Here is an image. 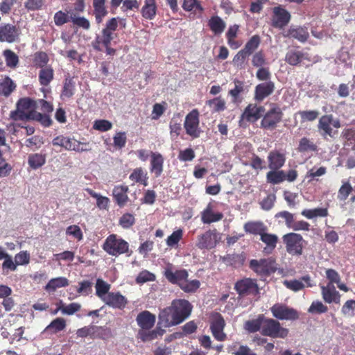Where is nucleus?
Here are the masks:
<instances>
[{"mask_svg": "<svg viewBox=\"0 0 355 355\" xmlns=\"http://www.w3.org/2000/svg\"><path fill=\"white\" fill-rule=\"evenodd\" d=\"M340 122L331 114H326L319 119L318 128L320 135L326 139L327 137H335L338 134V129L340 128Z\"/></svg>", "mask_w": 355, "mask_h": 355, "instance_id": "obj_1", "label": "nucleus"}, {"mask_svg": "<svg viewBox=\"0 0 355 355\" xmlns=\"http://www.w3.org/2000/svg\"><path fill=\"white\" fill-rule=\"evenodd\" d=\"M103 249L110 255L116 257L128 252L129 244L116 234H110L103 243Z\"/></svg>", "mask_w": 355, "mask_h": 355, "instance_id": "obj_2", "label": "nucleus"}, {"mask_svg": "<svg viewBox=\"0 0 355 355\" xmlns=\"http://www.w3.org/2000/svg\"><path fill=\"white\" fill-rule=\"evenodd\" d=\"M53 146H60L67 150H74L76 152H83L90 150L89 144L87 142H81L74 138H70L60 135L54 138L52 141Z\"/></svg>", "mask_w": 355, "mask_h": 355, "instance_id": "obj_3", "label": "nucleus"}, {"mask_svg": "<svg viewBox=\"0 0 355 355\" xmlns=\"http://www.w3.org/2000/svg\"><path fill=\"white\" fill-rule=\"evenodd\" d=\"M261 334L265 336L284 338L287 336L288 331L282 327L279 322L264 317Z\"/></svg>", "mask_w": 355, "mask_h": 355, "instance_id": "obj_4", "label": "nucleus"}, {"mask_svg": "<svg viewBox=\"0 0 355 355\" xmlns=\"http://www.w3.org/2000/svg\"><path fill=\"white\" fill-rule=\"evenodd\" d=\"M199 116L198 110L193 109L187 114L184 122L186 133L193 139L198 138L202 132L200 128Z\"/></svg>", "mask_w": 355, "mask_h": 355, "instance_id": "obj_5", "label": "nucleus"}, {"mask_svg": "<svg viewBox=\"0 0 355 355\" xmlns=\"http://www.w3.org/2000/svg\"><path fill=\"white\" fill-rule=\"evenodd\" d=\"M282 239L288 254L291 255H301L302 254L304 240L300 234L288 233L284 235Z\"/></svg>", "mask_w": 355, "mask_h": 355, "instance_id": "obj_6", "label": "nucleus"}, {"mask_svg": "<svg viewBox=\"0 0 355 355\" xmlns=\"http://www.w3.org/2000/svg\"><path fill=\"white\" fill-rule=\"evenodd\" d=\"M221 240V234L216 230H209L198 236L196 246L201 250L214 248Z\"/></svg>", "mask_w": 355, "mask_h": 355, "instance_id": "obj_7", "label": "nucleus"}, {"mask_svg": "<svg viewBox=\"0 0 355 355\" xmlns=\"http://www.w3.org/2000/svg\"><path fill=\"white\" fill-rule=\"evenodd\" d=\"M250 268L257 275L261 276L269 275L277 270L275 261L272 258L260 260L252 259L250 262Z\"/></svg>", "mask_w": 355, "mask_h": 355, "instance_id": "obj_8", "label": "nucleus"}, {"mask_svg": "<svg viewBox=\"0 0 355 355\" xmlns=\"http://www.w3.org/2000/svg\"><path fill=\"white\" fill-rule=\"evenodd\" d=\"M209 324L212 336L216 340L224 341L227 339V334L224 332L225 321L218 312L211 314Z\"/></svg>", "mask_w": 355, "mask_h": 355, "instance_id": "obj_9", "label": "nucleus"}, {"mask_svg": "<svg viewBox=\"0 0 355 355\" xmlns=\"http://www.w3.org/2000/svg\"><path fill=\"white\" fill-rule=\"evenodd\" d=\"M234 289L240 296H257L259 293V288L256 279L243 278L237 281Z\"/></svg>", "mask_w": 355, "mask_h": 355, "instance_id": "obj_10", "label": "nucleus"}, {"mask_svg": "<svg viewBox=\"0 0 355 355\" xmlns=\"http://www.w3.org/2000/svg\"><path fill=\"white\" fill-rule=\"evenodd\" d=\"M190 313L191 312H160L159 322L165 327L177 325L186 320Z\"/></svg>", "mask_w": 355, "mask_h": 355, "instance_id": "obj_11", "label": "nucleus"}, {"mask_svg": "<svg viewBox=\"0 0 355 355\" xmlns=\"http://www.w3.org/2000/svg\"><path fill=\"white\" fill-rule=\"evenodd\" d=\"M273 15L271 18V24L272 26L278 28H282L286 26L290 19V13L280 6L275 7L272 9Z\"/></svg>", "mask_w": 355, "mask_h": 355, "instance_id": "obj_12", "label": "nucleus"}, {"mask_svg": "<svg viewBox=\"0 0 355 355\" xmlns=\"http://www.w3.org/2000/svg\"><path fill=\"white\" fill-rule=\"evenodd\" d=\"M282 112L279 107H275L270 110L263 118L261 125L266 129H274L282 120Z\"/></svg>", "mask_w": 355, "mask_h": 355, "instance_id": "obj_13", "label": "nucleus"}, {"mask_svg": "<svg viewBox=\"0 0 355 355\" xmlns=\"http://www.w3.org/2000/svg\"><path fill=\"white\" fill-rule=\"evenodd\" d=\"M19 35V30L14 25L6 24L0 26V42H14Z\"/></svg>", "mask_w": 355, "mask_h": 355, "instance_id": "obj_14", "label": "nucleus"}, {"mask_svg": "<svg viewBox=\"0 0 355 355\" xmlns=\"http://www.w3.org/2000/svg\"><path fill=\"white\" fill-rule=\"evenodd\" d=\"M275 88V83L271 80L257 85L255 87L254 98L258 101H263L273 93Z\"/></svg>", "mask_w": 355, "mask_h": 355, "instance_id": "obj_15", "label": "nucleus"}, {"mask_svg": "<svg viewBox=\"0 0 355 355\" xmlns=\"http://www.w3.org/2000/svg\"><path fill=\"white\" fill-rule=\"evenodd\" d=\"M264 111L265 109L262 106H257L255 104H250L245 109L241 118L248 121L254 122L262 116Z\"/></svg>", "mask_w": 355, "mask_h": 355, "instance_id": "obj_16", "label": "nucleus"}, {"mask_svg": "<svg viewBox=\"0 0 355 355\" xmlns=\"http://www.w3.org/2000/svg\"><path fill=\"white\" fill-rule=\"evenodd\" d=\"M166 278L172 284H176L180 287L183 284L189 274L186 270H175L173 272L171 269L167 268L164 272Z\"/></svg>", "mask_w": 355, "mask_h": 355, "instance_id": "obj_17", "label": "nucleus"}, {"mask_svg": "<svg viewBox=\"0 0 355 355\" xmlns=\"http://www.w3.org/2000/svg\"><path fill=\"white\" fill-rule=\"evenodd\" d=\"M268 167L272 170L282 168L286 162V155L278 150H272L268 155Z\"/></svg>", "mask_w": 355, "mask_h": 355, "instance_id": "obj_18", "label": "nucleus"}, {"mask_svg": "<svg viewBox=\"0 0 355 355\" xmlns=\"http://www.w3.org/2000/svg\"><path fill=\"white\" fill-rule=\"evenodd\" d=\"M103 302L113 309H123L127 304L126 298L119 293H110Z\"/></svg>", "mask_w": 355, "mask_h": 355, "instance_id": "obj_19", "label": "nucleus"}, {"mask_svg": "<svg viewBox=\"0 0 355 355\" xmlns=\"http://www.w3.org/2000/svg\"><path fill=\"white\" fill-rule=\"evenodd\" d=\"M321 291L324 300L327 303H339L340 294L336 290L334 285L328 284L327 286H321Z\"/></svg>", "mask_w": 355, "mask_h": 355, "instance_id": "obj_20", "label": "nucleus"}, {"mask_svg": "<svg viewBox=\"0 0 355 355\" xmlns=\"http://www.w3.org/2000/svg\"><path fill=\"white\" fill-rule=\"evenodd\" d=\"M223 218V214L220 212H214L211 203H209L207 207L201 213V220L204 224H210L211 223L220 220Z\"/></svg>", "mask_w": 355, "mask_h": 355, "instance_id": "obj_21", "label": "nucleus"}, {"mask_svg": "<svg viewBox=\"0 0 355 355\" xmlns=\"http://www.w3.org/2000/svg\"><path fill=\"white\" fill-rule=\"evenodd\" d=\"M16 107L19 110V112L28 115V119L31 120H33L36 113L33 110L34 102L28 98L19 99L16 104Z\"/></svg>", "mask_w": 355, "mask_h": 355, "instance_id": "obj_22", "label": "nucleus"}, {"mask_svg": "<svg viewBox=\"0 0 355 355\" xmlns=\"http://www.w3.org/2000/svg\"><path fill=\"white\" fill-rule=\"evenodd\" d=\"M101 35H98L92 42L93 48L98 51L103 50V46L110 45L111 41L114 39V33L107 32V31L102 30Z\"/></svg>", "mask_w": 355, "mask_h": 355, "instance_id": "obj_23", "label": "nucleus"}, {"mask_svg": "<svg viewBox=\"0 0 355 355\" xmlns=\"http://www.w3.org/2000/svg\"><path fill=\"white\" fill-rule=\"evenodd\" d=\"M260 240L266 244V247L263 248V252L269 254L272 252L277 246V243L279 241L278 236L274 234H269L265 232L261 236Z\"/></svg>", "mask_w": 355, "mask_h": 355, "instance_id": "obj_24", "label": "nucleus"}, {"mask_svg": "<svg viewBox=\"0 0 355 355\" xmlns=\"http://www.w3.org/2000/svg\"><path fill=\"white\" fill-rule=\"evenodd\" d=\"M243 228L245 232L260 236L268 230L267 227L261 221L248 222L244 224Z\"/></svg>", "mask_w": 355, "mask_h": 355, "instance_id": "obj_25", "label": "nucleus"}, {"mask_svg": "<svg viewBox=\"0 0 355 355\" xmlns=\"http://www.w3.org/2000/svg\"><path fill=\"white\" fill-rule=\"evenodd\" d=\"M284 37H290L294 39L297 40L301 42H304L309 38V34L306 28L303 27H291L286 32V33L284 34Z\"/></svg>", "mask_w": 355, "mask_h": 355, "instance_id": "obj_26", "label": "nucleus"}, {"mask_svg": "<svg viewBox=\"0 0 355 355\" xmlns=\"http://www.w3.org/2000/svg\"><path fill=\"white\" fill-rule=\"evenodd\" d=\"M139 326L144 329H150L155 324V316L150 312H141L137 318Z\"/></svg>", "mask_w": 355, "mask_h": 355, "instance_id": "obj_27", "label": "nucleus"}, {"mask_svg": "<svg viewBox=\"0 0 355 355\" xmlns=\"http://www.w3.org/2000/svg\"><path fill=\"white\" fill-rule=\"evenodd\" d=\"M128 187L124 185L116 186L113 189V196L117 205L123 207L128 200Z\"/></svg>", "mask_w": 355, "mask_h": 355, "instance_id": "obj_28", "label": "nucleus"}, {"mask_svg": "<svg viewBox=\"0 0 355 355\" xmlns=\"http://www.w3.org/2000/svg\"><path fill=\"white\" fill-rule=\"evenodd\" d=\"M310 277L306 275L302 277L301 279L284 280L283 284L288 289L297 292L304 288L303 282L307 284L309 286H311L310 284Z\"/></svg>", "mask_w": 355, "mask_h": 355, "instance_id": "obj_29", "label": "nucleus"}, {"mask_svg": "<svg viewBox=\"0 0 355 355\" xmlns=\"http://www.w3.org/2000/svg\"><path fill=\"white\" fill-rule=\"evenodd\" d=\"M69 285V280L64 277L53 278L49 281L44 287L48 293H53L57 289L66 287Z\"/></svg>", "mask_w": 355, "mask_h": 355, "instance_id": "obj_30", "label": "nucleus"}, {"mask_svg": "<svg viewBox=\"0 0 355 355\" xmlns=\"http://www.w3.org/2000/svg\"><path fill=\"white\" fill-rule=\"evenodd\" d=\"M303 60H309L308 55L300 51H289L285 57V60L291 65L295 66L300 63Z\"/></svg>", "mask_w": 355, "mask_h": 355, "instance_id": "obj_31", "label": "nucleus"}, {"mask_svg": "<svg viewBox=\"0 0 355 355\" xmlns=\"http://www.w3.org/2000/svg\"><path fill=\"white\" fill-rule=\"evenodd\" d=\"M164 158L160 153H151V172L154 173L156 177L161 175L163 171Z\"/></svg>", "mask_w": 355, "mask_h": 355, "instance_id": "obj_32", "label": "nucleus"}, {"mask_svg": "<svg viewBox=\"0 0 355 355\" xmlns=\"http://www.w3.org/2000/svg\"><path fill=\"white\" fill-rule=\"evenodd\" d=\"M15 89L16 84L10 77L5 76L0 79V95L8 97Z\"/></svg>", "mask_w": 355, "mask_h": 355, "instance_id": "obj_33", "label": "nucleus"}, {"mask_svg": "<svg viewBox=\"0 0 355 355\" xmlns=\"http://www.w3.org/2000/svg\"><path fill=\"white\" fill-rule=\"evenodd\" d=\"M264 315H259L257 318L248 320L243 324V328L249 333H255L258 331H261Z\"/></svg>", "mask_w": 355, "mask_h": 355, "instance_id": "obj_34", "label": "nucleus"}, {"mask_svg": "<svg viewBox=\"0 0 355 355\" xmlns=\"http://www.w3.org/2000/svg\"><path fill=\"white\" fill-rule=\"evenodd\" d=\"M54 71L51 66H46L40 69L38 73L40 84L42 86H48L53 79Z\"/></svg>", "mask_w": 355, "mask_h": 355, "instance_id": "obj_35", "label": "nucleus"}, {"mask_svg": "<svg viewBox=\"0 0 355 355\" xmlns=\"http://www.w3.org/2000/svg\"><path fill=\"white\" fill-rule=\"evenodd\" d=\"M157 6L155 0H145L141 8L142 16L146 19H153L156 15Z\"/></svg>", "mask_w": 355, "mask_h": 355, "instance_id": "obj_36", "label": "nucleus"}, {"mask_svg": "<svg viewBox=\"0 0 355 355\" xmlns=\"http://www.w3.org/2000/svg\"><path fill=\"white\" fill-rule=\"evenodd\" d=\"M93 6L94 8L96 21L98 24H100L107 14V11L105 7V0H94Z\"/></svg>", "mask_w": 355, "mask_h": 355, "instance_id": "obj_37", "label": "nucleus"}, {"mask_svg": "<svg viewBox=\"0 0 355 355\" xmlns=\"http://www.w3.org/2000/svg\"><path fill=\"white\" fill-rule=\"evenodd\" d=\"M208 25L211 31L214 33L215 35L221 34L226 27L225 22L218 16L211 17L209 20Z\"/></svg>", "mask_w": 355, "mask_h": 355, "instance_id": "obj_38", "label": "nucleus"}, {"mask_svg": "<svg viewBox=\"0 0 355 355\" xmlns=\"http://www.w3.org/2000/svg\"><path fill=\"white\" fill-rule=\"evenodd\" d=\"M96 294L103 302L110 293V284L101 279H98L96 282Z\"/></svg>", "mask_w": 355, "mask_h": 355, "instance_id": "obj_39", "label": "nucleus"}, {"mask_svg": "<svg viewBox=\"0 0 355 355\" xmlns=\"http://www.w3.org/2000/svg\"><path fill=\"white\" fill-rule=\"evenodd\" d=\"M266 180L268 182L272 184H279L286 180L285 172L284 171H279V169H271V171L266 174Z\"/></svg>", "mask_w": 355, "mask_h": 355, "instance_id": "obj_40", "label": "nucleus"}, {"mask_svg": "<svg viewBox=\"0 0 355 355\" xmlns=\"http://www.w3.org/2000/svg\"><path fill=\"white\" fill-rule=\"evenodd\" d=\"M302 215L308 219H313L316 217H325L328 215V209L327 208L318 207L312 209H304Z\"/></svg>", "mask_w": 355, "mask_h": 355, "instance_id": "obj_41", "label": "nucleus"}, {"mask_svg": "<svg viewBox=\"0 0 355 355\" xmlns=\"http://www.w3.org/2000/svg\"><path fill=\"white\" fill-rule=\"evenodd\" d=\"M75 92V83L72 78L67 77L65 78L63 84V89L61 93V97L64 98H71Z\"/></svg>", "mask_w": 355, "mask_h": 355, "instance_id": "obj_42", "label": "nucleus"}, {"mask_svg": "<svg viewBox=\"0 0 355 355\" xmlns=\"http://www.w3.org/2000/svg\"><path fill=\"white\" fill-rule=\"evenodd\" d=\"M148 329L140 330L139 336L141 340L144 342L150 341L157 338L158 336H162L164 333L163 329H157L152 331H147Z\"/></svg>", "mask_w": 355, "mask_h": 355, "instance_id": "obj_43", "label": "nucleus"}, {"mask_svg": "<svg viewBox=\"0 0 355 355\" xmlns=\"http://www.w3.org/2000/svg\"><path fill=\"white\" fill-rule=\"evenodd\" d=\"M45 162L46 157L42 154L35 153L28 156V163L33 169H37L41 167L45 164Z\"/></svg>", "mask_w": 355, "mask_h": 355, "instance_id": "obj_44", "label": "nucleus"}, {"mask_svg": "<svg viewBox=\"0 0 355 355\" xmlns=\"http://www.w3.org/2000/svg\"><path fill=\"white\" fill-rule=\"evenodd\" d=\"M297 150L301 153L317 151L318 147L309 139L303 137L299 141Z\"/></svg>", "mask_w": 355, "mask_h": 355, "instance_id": "obj_45", "label": "nucleus"}, {"mask_svg": "<svg viewBox=\"0 0 355 355\" xmlns=\"http://www.w3.org/2000/svg\"><path fill=\"white\" fill-rule=\"evenodd\" d=\"M112 336L111 330L103 327H92V338L106 340Z\"/></svg>", "mask_w": 355, "mask_h": 355, "instance_id": "obj_46", "label": "nucleus"}, {"mask_svg": "<svg viewBox=\"0 0 355 355\" xmlns=\"http://www.w3.org/2000/svg\"><path fill=\"white\" fill-rule=\"evenodd\" d=\"M211 110L214 112H221L225 110V101L220 97H216L206 102Z\"/></svg>", "mask_w": 355, "mask_h": 355, "instance_id": "obj_47", "label": "nucleus"}, {"mask_svg": "<svg viewBox=\"0 0 355 355\" xmlns=\"http://www.w3.org/2000/svg\"><path fill=\"white\" fill-rule=\"evenodd\" d=\"M327 173V168L324 166H320L319 168H316L315 166L313 167L306 174L305 178L309 180V182H311L313 180H318V178L321 177L325 175Z\"/></svg>", "mask_w": 355, "mask_h": 355, "instance_id": "obj_48", "label": "nucleus"}, {"mask_svg": "<svg viewBox=\"0 0 355 355\" xmlns=\"http://www.w3.org/2000/svg\"><path fill=\"white\" fill-rule=\"evenodd\" d=\"M352 187L349 182L343 181V184L338 192L337 198L340 201L345 200L352 191Z\"/></svg>", "mask_w": 355, "mask_h": 355, "instance_id": "obj_49", "label": "nucleus"}, {"mask_svg": "<svg viewBox=\"0 0 355 355\" xmlns=\"http://www.w3.org/2000/svg\"><path fill=\"white\" fill-rule=\"evenodd\" d=\"M129 178L134 182H141L144 186L147 185L146 174L144 173L141 168H135L130 175Z\"/></svg>", "mask_w": 355, "mask_h": 355, "instance_id": "obj_50", "label": "nucleus"}, {"mask_svg": "<svg viewBox=\"0 0 355 355\" xmlns=\"http://www.w3.org/2000/svg\"><path fill=\"white\" fill-rule=\"evenodd\" d=\"M191 304L186 300H173L170 311H191Z\"/></svg>", "mask_w": 355, "mask_h": 355, "instance_id": "obj_51", "label": "nucleus"}, {"mask_svg": "<svg viewBox=\"0 0 355 355\" xmlns=\"http://www.w3.org/2000/svg\"><path fill=\"white\" fill-rule=\"evenodd\" d=\"M183 236V231L179 229L174 231L166 239V245L170 248H175L178 246L179 241L182 239Z\"/></svg>", "mask_w": 355, "mask_h": 355, "instance_id": "obj_52", "label": "nucleus"}, {"mask_svg": "<svg viewBox=\"0 0 355 355\" xmlns=\"http://www.w3.org/2000/svg\"><path fill=\"white\" fill-rule=\"evenodd\" d=\"M200 286V281L197 279L189 280L187 278L180 288L186 293H194L199 288Z\"/></svg>", "mask_w": 355, "mask_h": 355, "instance_id": "obj_53", "label": "nucleus"}, {"mask_svg": "<svg viewBox=\"0 0 355 355\" xmlns=\"http://www.w3.org/2000/svg\"><path fill=\"white\" fill-rule=\"evenodd\" d=\"M260 37L258 35L252 36L250 40L245 44L243 49L249 55H251L259 46Z\"/></svg>", "mask_w": 355, "mask_h": 355, "instance_id": "obj_54", "label": "nucleus"}, {"mask_svg": "<svg viewBox=\"0 0 355 355\" xmlns=\"http://www.w3.org/2000/svg\"><path fill=\"white\" fill-rule=\"evenodd\" d=\"M297 114L301 117V122L313 121L319 116V112L316 110L299 111Z\"/></svg>", "mask_w": 355, "mask_h": 355, "instance_id": "obj_55", "label": "nucleus"}, {"mask_svg": "<svg viewBox=\"0 0 355 355\" xmlns=\"http://www.w3.org/2000/svg\"><path fill=\"white\" fill-rule=\"evenodd\" d=\"M76 291L80 295H89L92 292V283L89 280L80 282H79V287L77 288Z\"/></svg>", "mask_w": 355, "mask_h": 355, "instance_id": "obj_56", "label": "nucleus"}, {"mask_svg": "<svg viewBox=\"0 0 355 355\" xmlns=\"http://www.w3.org/2000/svg\"><path fill=\"white\" fill-rule=\"evenodd\" d=\"M155 280V275L146 270L140 272L135 279L136 282L139 284H144L148 282H153Z\"/></svg>", "mask_w": 355, "mask_h": 355, "instance_id": "obj_57", "label": "nucleus"}, {"mask_svg": "<svg viewBox=\"0 0 355 355\" xmlns=\"http://www.w3.org/2000/svg\"><path fill=\"white\" fill-rule=\"evenodd\" d=\"M3 55L6 59L7 66L10 67H15L19 62L17 55L10 50H5L3 51Z\"/></svg>", "mask_w": 355, "mask_h": 355, "instance_id": "obj_58", "label": "nucleus"}, {"mask_svg": "<svg viewBox=\"0 0 355 355\" xmlns=\"http://www.w3.org/2000/svg\"><path fill=\"white\" fill-rule=\"evenodd\" d=\"M44 0H26L24 7L28 11H35L42 8Z\"/></svg>", "mask_w": 355, "mask_h": 355, "instance_id": "obj_59", "label": "nucleus"}, {"mask_svg": "<svg viewBox=\"0 0 355 355\" xmlns=\"http://www.w3.org/2000/svg\"><path fill=\"white\" fill-rule=\"evenodd\" d=\"M249 55H250L247 52H245L243 49H241L235 55L233 58L232 62L234 65L236 66L237 67H243L246 58Z\"/></svg>", "mask_w": 355, "mask_h": 355, "instance_id": "obj_60", "label": "nucleus"}, {"mask_svg": "<svg viewBox=\"0 0 355 355\" xmlns=\"http://www.w3.org/2000/svg\"><path fill=\"white\" fill-rule=\"evenodd\" d=\"M135 222V216L129 213L124 214L119 219V225L124 229L132 227Z\"/></svg>", "mask_w": 355, "mask_h": 355, "instance_id": "obj_61", "label": "nucleus"}, {"mask_svg": "<svg viewBox=\"0 0 355 355\" xmlns=\"http://www.w3.org/2000/svg\"><path fill=\"white\" fill-rule=\"evenodd\" d=\"M112 128V123L105 119L96 120L93 125V128L101 131L105 132L110 130Z\"/></svg>", "mask_w": 355, "mask_h": 355, "instance_id": "obj_62", "label": "nucleus"}, {"mask_svg": "<svg viewBox=\"0 0 355 355\" xmlns=\"http://www.w3.org/2000/svg\"><path fill=\"white\" fill-rule=\"evenodd\" d=\"M70 20L72 23L80 28L88 30L90 27V23L88 19L84 17H77L76 15H71Z\"/></svg>", "mask_w": 355, "mask_h": 355, "instance_id": "obj_63", "label": "nucleus"}, {"mask_svg": "<svg viewBox=\"0 0 355 355\" xmlns=\"http://www.w3.org/2000/svg\"><path fill=\"white\" fill-rule=\"evenodd\" d=\"M66 234L69 236H72L73 238L81 241L83 238V234L81 229L79 226L72 225L69 226L66 230Z\"/></svg>", "mask_w": 355, "mask_h": 355, "instance_id": "obj_64", "label": "nucleus"}]
</instances>
